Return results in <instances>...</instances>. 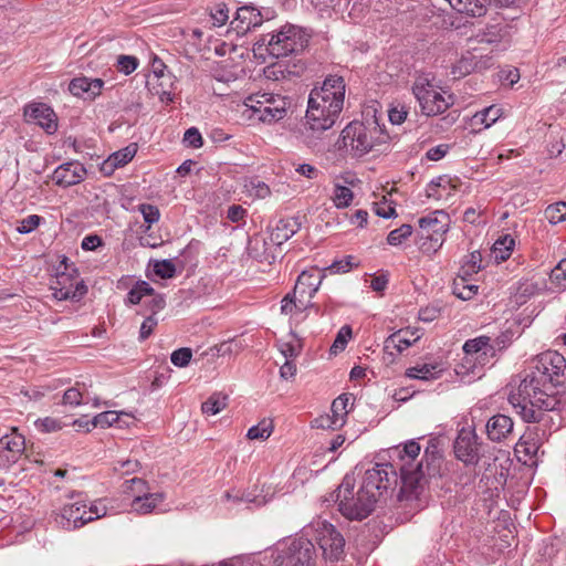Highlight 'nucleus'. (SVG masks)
<instances>
[{"instance_id": "61", "label": "nucleus", "mask_w": 566, "mask_h": 566, "mask_svg": "<svg viewBox=\"0 0 566 566\" xmlns=\"http://www.w3.org/2000/svg\"><path fill=\"white\" fill-rule=\"evenodd\" d=\"M139 462L137 460L118 461L117 465L114 467L115 471L123 474L134 473L138 470Z\"/></svg>"}, {"instance_id": "23", "label": "nucleus", "mask_w": 566, "mask_h": 566, "mask_svg": "<svg viewBox=\"0 0 566 566\" xmlns=\"http://www.w3.org/2000/svg\"><path fill=\"white\" fill-rule=\"evenodd\" d=\"M420 338V335L418 334V331L406 328L400 329L394 334H391L385 342V348H396L399 353H401L403 349H407L410 347L415 342H417Z\"/></svg>"}, {"instance_id": "51", "label": "nucleus", "mask_w": 566, "mask_h": 566, "mask_svg": "<svg viewBox=\"0 0 566 566\" xmlns=\"http://www.w3.org/2000/svg\"><path fill=\"white\" fill-rule=\"evenodd\" d=\"M117 64L119 71L128 75L137 69L138 60L132 55H119Z\"/></svg>"}, {"instance_id": "30", "label": "nucleus", "mask_w": 566, "mask_h": 566, "mask_svg": "<svg viewBox=\"0 0 566 566\" xmlns=\"http://www.w3.org/2000/svg\"><path fill=\"white\" fill-rule=\"evenodd\" d=\"M491 338L488 336H479L473 339H468L463 345V350L468 355L482 353L484 356L493 354V347L490 345Z\"/></svg>"}, {"instance_id": "27", "label": "nucleus", "mask_w": 566, "mask_h": 566, "mask_svg": "<svg viewBox=\"0 0 566 566\" xmlns=\"http://www.w3.org/2000/svg\"><path fill=\"white\" fill-rule=\"evenodd\" d=\"M450 7L472 18H480L486 13V8L480 0H453Z\"/></svg>"}, {"instance_id": "45", "label": "nucleus", "mask_w": 566, "mask_h": 566, "mask_svg": "<svg viewBox=\"0 0 566 566\" xmlns=\"http://www.w3.org/2000/svg\"><path fill=\"white\" fill-rule=\"evenodd\" d=\"M154 272L161 279H171L175 276L176 266L170 260L156 261Z\"/></svg>"}, {"instance_id": "25", "label": "nucleus", "mask_w": 566, "mask_h": 566, "mask_svg": "<svg viewBox=\"0 0 566 566\" xmlns=\"http://www.w3.org/2000/svg\"><path fill=\"white\" fill-rule=\"evenodd\" d=\"M24 450V438L19 434L4 436L0 439V455L3 452L11 453V457H7L6 462L14 463L18 460V455Z\"/></svg>"}, {"instance_id": "5", "label": "nucleus", "mask_w": 566, "mask_h": 566, "mask_svg": "<svg viewBox=\"0 0 566 566\" xmlns=\"http://www.w3.org/2000/svg\"><path fill=\"white\" fill-rule=\"evenodd\" d=\"M307 42L308 36L300 27L285 24L272 34L262 35L258 44L265 45L271 55L283 57L303 51Z\"/></svg>"}, {"instance_id": "54", "label": "nucleus", "mask_w": 566, "mask_h": 566, "mask_svg": "<svg viewBox=\"0 0 566 566\" xmlns=\"http://www.w3.org/2000/svg\"><path fill=\"white\" fill-rule=\"evenodd\" d=\"M353 256H346L344 260L334 261L328 268L324 269V271H329L331 273H346L353 266Z\"/></svg>"}, {"instance_id": "34", "label": "nucleus", "mask_w": 566, "mask_h": 566, "mask_svg": "<svg viewBox=\"0 0 566 566\" xmlns=\"http://www.w3.org/2000/svg\"><path fill=\"white\" fill-rule=\"evenodd\" d=\"M273 432V423L269 419L261 420L258 424L248 430L247 438L250 440H265Z\"/></svg>"}, {"instance_id": "41", "label": "nucleus", "mask_w": 566, "mask_h": 566, "mask_svg": "<svg viewBox=\"0 0 566 566\" xmlns=\"http://www.w3.org/2000/svg\"><path fill=\"white\" fill-rule=\"evenodd\" d=\"M81 386L84 387L85 384L76 382L74 387L65 390L62 399L63 405L76 407L82 403L84 392L82 391Z\"/></svg>"}, {"instance_id": "56", "label": "nucleus", "mask_w": 566, "mask_h": 566, "mask_svg": "<svg viewBox=\"0 0 566 566\" xmlns=\"http://www.w3.org/2000/svg\"><path fill=\"white\" fill-rule=\"evenodd\" d=\"M36 427L40 428L44 432H54L62 428L61 422L57 419L45 417L43 419H39L35 422Z\"/></svg>"}, {"instance_id": "44", "label": "nucleus", "mask_w": 566, "mask_h": 566, "mask_svg": "<svg viewBox=\"0 0 566 566\" xmlns=\"http://www.w3.org/2000/svg\"><path fill=\"white\" fill-rule=\"evenodd\" d=\"M350 337H352V328L347 325L343 326L338 331L337 336H336L333 345L331 346V352L333 354H337L338 352H342L346 347Z\"/></svg>"}, {"instance_id": "20", "label": "nucleus", "mask_w": 566, "mask_h": 566, "mask_svg": "<svg viewBox=\"0 0 566 566\" xmlns=\"http://www.w3.org/2000/svg\"><path fill=\"white\" fill-rule=\"evenodd\" d=\"M263 22L261 12L252 6H243L238 8L234 20L238 32L245 33L251 29L260 27Z\"/></svg>"}, {"instance_id": "21", "label": "nucleus", "mask_w": 566, "mask_h": 566, "mask_svg": "<svg viewBox=\"0 0 566 566\" xmlns=\"http://www.w3.org/2000/svg\"><path fill=\"white\" fill-rule=\"evenodd\" d=\"M324 275L318 270L303 271L294 286V294H300L302 297L307 296L308 301L317 292Z\"/></svg>"}, {"instance_id": "38", "label": "nucleus", "mask_w": 566, "mask_h": 566, "mask_svg": "<svg viewBox=\"0 0 566 566\" xmlns=\"http://www.w3.org/2000/svg\"><path fill=\"white\" fill-rule=\"evenodd\" d=\"M549 282L559 290L566 289V258L562 259L549 273Z\"/></svg>"}, {"instance_id": "35", "label": "nucleus", "mask_w": 566, "mask_h": 566, "mask_svg": "<svg viewBox=\"0 0 566 566\" xmlns=\"http://www.w3.org/2000/svg\"><path fill=\"white\" fill-rule=\"evenodd\" d=\"M227 406V396L219 392L211 395L202 405L201 410L207 415H217Z\"/></svg>"}, {"instance_id": "33", "label": "nucleus", "mask_w": 566, "mask_h": 566, "mask_svg": "<svg viewBox=\"0 0 566 566\" xmlns=\"http://www.w3.org/2000/svg\"><path fill=\"white\" fill-rule=\"evenodd\" d=\"M440 371L441 369H438V365L423 364L421 366L408 368L406 375L409 378L428 380L430 378H436V375Z\"/></svg>"}, {"instance_id": "17", "label": "nucleus", "mask_w": 566, "mask_h": 566, "mask_svg": "<svg viewBox=\"0 0 566 566\" xmlns=\"http://www.w3.org/2000/svg\"><path fill=\"white\" fill-rule=\"evenodd\" d=\"M514 422L506 415L497 413L491 417L485 424V432L489 440L503 442L513 433Z\"/></svg>"}, {"instance_id": "37", "label": "nucleus", "mask_w": 566, "mask_h": 566, "mask_svg": "<svg viewBox=\"0 0 566 566\" xmlns=\"http://www.w3.org/2000/svg\"><path fill=\"white\" fill-rule=\"evenodd\" d=\"M348 402H349V398L345 395H342L333 401L332 407H331V411H332L331 416L335 419V421H337L339 423L340 427L345 423V417L348 412V410H347Z\"/></svg>"}, {"instance_id": "58", "label": "nucleus", "mask_w": 566, "mask_h": 566, "mask_svg": "<svg viewBox=\"0 0 566 566\" xmlns=\"http://www.w3.org/2000/svg\"><path fill=\"white\" fill-rule=\"evenodd\" d=\"M157 318H155L154 315H150L145 318V321L142 323L140 331H139V338L142 340H145L149 337V335L153 333L155 326L157 325Z\"/></svg>"}, {"instance_id": "3", "label": "nucleus", "mask_w": 566, "mask_h": 566, "mask_svg": "<svg viewBox=\"0 0 566 566\" xmlns=\"http://www.w3.org/2000/svg\"><path fill=\"white\" fill-rule=\"evenodd\" d=\"M420 450V444L416 440H410L402 448L398 446L392 450L400 472V500L419 499L428 482V475L436 473L434 462L439 460L437 452L427 448L422 460L416 462Z\"/></svg>"}, {"instance_id": "46", "label": "nucleus", "mask_w": 566, "mask_h": 566, "mask_svg": "<svg viewBox=\"0 0 566 566\" xmlns=\"http://www.w3.org/2000/svg\"><path fill=\"white\" fill-rule=\"evenodd\" d=\"M192 357V352L190 348L182 347L175 352H172L170 356L171 363L177 367H186Z\"/></svg>"}, {"instance_id": "19", "label": "nucleus", "mask_w": 566, "mask_h": 566, "mask_svg": "<svg viewBox=\"0 0 566 566\" xmlns=\"http://www.w3.org/2000/svg\"><path fill=\"white\" fill-rule=\"evenodd\" d=\"M103 85L101 78L75 77L70 82L69 91L74 96L94 99L101 94Z\"/></svg>"}, {"instance_id": "43", "label": "nucleus", "mask_w": 566, "mask_h": 566, "mask_svg": "<svg viewBox=\"0 0 566 566\" xmlns=\"http://www.w3.org/2000/svg\"><path fill=\"white\" fill-rule=\"evenodd\" d=\"M545 213L551 223L566 221V202L559 201L555 205L548 206L545 210Z\"/></svg>"}, {"instance_id": "47", "label": "nucleus", "mask_w": 566, "mask_h": 566, "mask_svg": "<svg viewBox=\"0 0 566 566\" xmlns=\"http://www.w3.org/2000/svg\"><path fill=\"white\" fill-rule=\"evenodd\" d=\"M476 39L480 43L492 44L499 42L502 39V35L500 29H497L495 25H492L486 28L483 32L479 33Z\"/></svg>"}, {"instance_id": "48", "label": "nucleus", "mask_w": 566, "mask_h": 566, "mask_svg": "<svg viewBox=\"0 0 566 566\" xmlns=\"http://www.w3.org/2000/svg\"><path fill=\"white\" fill-rule=\"evenodd\" d=\"M482 256L479 251H473L470 254V260L462 266L461 272L465 275H472L481 270Z\"/></svg>"}, {"instance_id": "22", "label": "nucleus", "mask_w": 566, "mask_h": 566, "mask_svg": "<svg viewBox=\"0 0 566 566\" xmlns=\"http://www.w3.org/2000/svg\"><path fill=\"white\" fill-rule=\"evenodd\" d=\"M300 227L301 224L297 219H281L271 232V241L276 245H281L292 238L300 230Z\"/></svg>"}, {"instance_id": "7", "label": "nucleus", "mask_w": 566, "mask_h": 566, "mask_svg": "<svg viewBox=\"0 0 566 566\" xmlns=\"http://www.w3.org/2000/svg\"><path fill=\"white\" fill-rule=\"evenodd\" d=\"M412 93L420 105L422 114L427 116L442 114L453 105L452 95L449 94L446 96V92L437 91L429 74L416 77L412 85Z\"/></svg>"}, {"instance_id": "39", "label": "nucleus", "mask_w": 566, "mask_h": 566, "mask_svg": "<svg viewBox=\"0 0 566 566\" xmlns=\"http://www.w3.org/2000/svg\"><path fill=\"white\" fill-rule=\"evenodd\" d=\"M122 415H126V413L125 412H117V411L101 412V413L96 415L92 419L91 424L94 428H96V427H101V428L111 427L114 423L119 422Z\"/></svg>"}, {"instance_id": "10", "label": "nucleus", "mask_w": 566, "mask_h": 566, "mask_svg": "<svg viewBox=\"0 0 566 566\" xmlns=\"http://www.w3.org/2000/svg\"><path fill=\"white\" fill-rule=\"evenodd\" d=\"M106 507L101 503H93L87 506L85 503L75 502L65 505L60 514L56 515L55 522L64 530H76L85 524L105 516Z\"/></svg>"}, {"instance_id": "15", "label": "nucleus", "mask_w": 566, "mask_h": 566, "mask_svg": "<svg viewBox=\"0 0 566 566\" xmlns=\"http://www.w3.org/2000/svg\"><path fill=\"white\" fill-rule=\"evenodd\" d=\"M24 116L41 126L48 134L57 129L56 115L53 109L43 103L31 104L24 108Z\"/></svg>"}, {"instance_id": "28", "label": "nucleus", "mask_w": 566, "mask_h": 566, "mask_svg": "<svg viewBox=\"0 0 566 566\" xmlns=\"http://www.w3.org/2000/svg\"><path fill=\"white\" fill-rule=\"evenodd\" d=\"M515 241L510 234L500 237L492 247V255L494 260L500 263L506 261L513 251Z\"/></svg>"}, {"instance_id": "49", "label": "nucleus", "mask_w": 566, "mask_h": 566, "mask_svg": "<svg viewBox=\"0 0 566 566\" xmlns=\"http://www.w3.org/2000/svg\"><path fill=\"white\" fill-rule=\"evenodd\" d=\"M211 18L216 25L221 27L226 24L229 19V9L226 3L220 2L211 10Z\"/></svg>"}, {"instance_id": "59", "label": "nucleus", "mask_w": 566, "mask_h": 566, "mask_svg": "<svg viewBox=\"0 0 566 566\" xmlns=\"http://www.w3.org/2000/svg\"><path fill=\"white\" fill-rule=\"evenodd\" d=\"M313 427L322 429H336L340 426L331 415H325L314 419Z\"/></svg>"}, {"instance_id": "60", "label": "nucleus", "mask_w": 566, "mask_h": 566, "mask_svg": "<svg viewBox=\"0 0 566 566\" xmlns=\"http://www.w3.org/2000/svg\"><path fill=\"white\" fill-rule=\"evenodd\" d=\"M407 115H408V111L405 108V106L392 107L389 109V114H388L389 120L391 122V124H395V125L402 124L406 120Z\"/></svg>"}, {"instance_id": "24", "label": "nucleus", "mask_w": 566, "mask_h": 566, "mask_svg": "<svg viewBox=\"0 0 566 566\" xmlns=\"http://www.w3.org/2000/svg\"><path fill=\"white\" fill-rule=\"evenodd\" d=\"M136 154L134 145H129L124 149H120L112 154L103 164L102 170L111 174L115 168L122 167L129 163Z\"/></svg>"}, {"instance_id": "12", "label": "nucleus", "mask_w": 566, "mask_h": 566, "mask_svg": "<svg viewBox=\"0 0 566 566\" xmlns=\"http://www.w3.org/2000/svg\"><path fill=\"white\" fill-rule=\"evenodd\" d=\"M315 539L318 543L323 556L331 562H337L344 554L345 538L326 521H318L314 524Z\"/></svg>"}, {"instance_id": "29", "label": "nucleus", "mask_w": 566, "mask_h": 566, "mask_svg": "<svg viewBox=\"0 0 566 566\" xmlns=\"http://www.w3.org/2000/svg\"><path fill=\"white\" fill-rule=\"evenodd\" d=\"M469 275L461 273L453 281V294L461 300H470L478 293V285L470 284L468 280Z\"/></svg>"}, {"instance_id": "52", "label": "nucleus", "mask_w": 566, "mask_h": 566, "mask_svg": "<svg viewBox=\"0 0 566 566\" xmlns=\"http://www.w3.org/2000/svg\"><path fill=\"white\" fill-rule=\"evenodd\" d=\"M184 142L193 148H199L202 146L203 140L200 132L196 127L188 128L184 135Z\"/></svg>"}, {"instance_id": "32", "label": "nucleus", "mask_w": 566, "mask_h": 566, "mask_svg": "<svg viewBox=\"0 0 566 566\" xmlns=\"http://www.w3.org/2000/svg\"><path fill=\"white\" fill-rule=\"evenodd\" d=\"M478 67V63L475 62V55L472 53H468L463 55L455 64H453L451 74L457 77H462L471 72H473Z\"/></svg>"}, {"instance_id": "64", "label": "nucleus", "mask_w": 566, "mask_h": 566, "mask_svg": "<svg viewBox=\"0 0 566 566\" xmlns=\"http://www.w3.org/2000/svg\"><path fill=\"white\" fill-rule=\"evenodd\" d=\"M151 70H153L154 76L157 80H160L161 77H166V65L163 62V60L156 55L151 60Z\"/></svg>"}, {"instance_id": "18", "label": "nucleus", "mask_w": 566, "mask_h": 566, "mask_svg": "<svg viewBox=\"0 0 566 566\" xmlns=\"http://www.w3.org/2000/svg\"><path fill=\"white\" fill-rule=\"evenodd\" d=\"M261 98H266L268 101L263 107V123L271 124L285 117L290 103L284 96L263 93Z\"/></svg>"}, {"instance_id": "6", "label": "nucleus", "mask_w": 566, "mask_h": 566, "mask_svg": "<svg viewBox=\"0 0 566 566\" xmlns=\"http://www.w3.org/2000/svg\"><path fill=\"white\" fill-rule=\"evenodd\" d=\"M379 129L376 125H365L361 122H350L340 134L339 148L352 157H363L368 154L376 144V135Z\"/></svg>"}, {"instance_id": "55", "label": "nucleus", "mask_w": 566, "mask_h": 566, "mask_svg": "<svg viewBox=\"0 0 566 566\" xmlns=\"http://www.w3.org/2000/svg\"><path fill=\"white\" fill-rule=\"evenodd\" d=\"M250 108L254 115H258V119L263 122V107L268 103L266 98H261V95L250 96L248 98Z\"/></svg>"}, {"instance_id": "16", "label": "nucleus", "mask_w": 566, "mask_h": 566, "mask_svg": "<svg viewBox=\"0 0 566 566\" xmlns=\"http://www.w3.org/2000/svg\"><path fill=\"white\" fill-rule=\"evenodd\" d=\"M86 175L85 167L77 161H70L63 165H60L53 171V180L56 185L67 188L74 185L80 184L84 180Z\"/></svg>"}, {"instance_id": "42", "label": "nucleus", "mask_w": 566, "mask_h": 566, "mask_svg": "<svg viewBox=\"0 0 566 566\" xmlns=\"http://www.w3.org/2000/svg\"><path fill=\"white\" fill-rule=\"evenodd\" d=\"M412 234V227L410 224H402L399 228L389 232L387 242L390 245H399Z\"/></svg>"}, {"instance_id": "8", "label": "nucleus", "mask_w": 566, "mask_h": 566, "mask_svg": "<svg viewBox=\"0 0 566 566\" xmlns=\"http://www.w3.org/2000/svg\"><path fill=\"white\" fill-rule=\"evenodd\" d=\"M50 289L53 291V296L59 301L71 300L77 302L87 293V286L83 280L78 279L77 270L69 265L65 256L57 268L56 276L51 282Z\"/></svg>"}, {"instance_id": "50", "label": "nucleus", "mask_w": 566, "mask_h": 566, "mask_svg": "<svg viewBox=\"0 0 566 566\" xmlns=\"http://www.w3.org/2000/svg\"><path fill=\"white\" fill-rule=\"evenodd\" d=\"M138 209L143 214L145 222H147L149 226L159 220L160 212L156 206L143 203Z\"/></svg>"}, {"instance_id": "9", "label": "nucleus", "mask_w": 566, "mask_h": 566, "mask_svg": "<svg viewBox=\"0 0 566 566\" xmlns=\"http://www.w3.org/2000/svg\"><path fill=\"white\" fill-rule=\"evenodd\" d=\"M316 551L314 544L304 537L281 544L275 549V566H315Z\"/></svg>"}, {"instance_id": "31", "label": "nucleus", "mask_w": 566, "mask_h": 566, "mask_svg": "<svg viewBox=\"0 0 566 566\" xmlns=\"http://www.w3.org/2000/svg\"><path fill=\"white\" fill-rule=\"evenodd\" d=\"M503 115V111L501 107L496 105H491L489 107L483 108L480 112H476L473 116V120L475 123L484 124L485 128H489L493 125L501 116Z\"/></svg>"}, {"instance_id": "4", "label": "nucleus", "mask_w": 566, "mask_h": 566, "mask_svg": "<svg viewBox=\"0 0 566 566\" xmlns=\"http://www.w3.org/2000/svg\"><path fill=\"white\" fill-rule=\"evenodd\" d=\"M354 485L355 479L347 474L335 494L331 496L338 504V511L344 517L350 521H363L375 510V495L366 492L361 485L355 492Z\"/></svg>"}, {"instance_id": "26", "label": "nucleus", "mask_w": 566, "mask_h": 566, "mask_svg": "<svg viewBox=\"0 0 566 566\" xmlns=\"http://www.w3.org/2000/svg\"><path fill=\"white\" fill-rule=\"evenodd\" d=\"M163 501V493H144L135 496L132 506L139 514H148Z\"/></svg>"}, {"instance_id": "11", "label": "nucleus", "mask_w": 566, "mask_h": 566, "mask_svg": "<svg viewBox=\"0 0 566 566\" xmlns=\"http://www.w3.org/2000/svg\"><path fill=\"white\" fill-rule=\"evenodd\" d=\"M398 474L392 463L376 464L365 472L361 486L375 495L377 502L389 489L397 485Z\"/></svg>"}, {"instance_id": "2", "label": "nucleus", "mask_w": 566, "mask_h": 566, "mask_svg": "<svg viewBox=\"0 0 566 566\" xmlns=\"http://www.w3.org/2000/svg\"><path fill=\"white\" fill-rule=\"evenodd\" d=\"M346 85L342 76H327L319 87H314L308 97V105L300 133L304 142L315 145L322 133L336 123L345 99Z\"/></svg>"}, {"instance_id": "57", "label": "nucleus", "mask_w": 566, "mask_h": 566, "mask_svg": "<svg viewBox=\"0 0 566 566\" xmlns=\"http://www.w3.org/2000/svg\"><path fill=\"white\" fill-rule=\"evenodd\" d=\"M296 308V294L289 293L281 301V313L283 315H292Z\"/></svg>"}, {"instance_id": "62", "label": "nucleus", "mask_w": 566, "mask_h": 566, "mask_svg": "<svg viewBox=\"0 0 566 566\" xmlns=\"http://www.w3.org/2000/svg\"><path fill=\"white\" fill-rule=\"evenodd\" d=\"M449 148L450 146L446 144L432 147L427 151V158L434 161L440 160L447 155Z\"/></svg>"}, {"instance_id": "14", "label": "nucleus", "mask_w": 566, "mask_h": 566, "mask_svg": "<svg viewBox=\"0 0 566 566\" xmlns=\"http://www.w3.org/2000/svg\"><path fill=\"white\" fill-rule=\"evenodd\" d=\"M419 227L422 231V237L441 247L442 235L447 232L448 228V214L441 210H436L429 216L420 218Z\"/></svg>"}, {"instance_id": "1", "label": "nucleus", "mask_w": 566, "mask_h": 566, "mask_svg": "<svg viewBox=\"0 0 566 566\" xmlns=\"http://www.w3.org/2000/svg\"><path fill=\"white\" fill-rule=\"evenodd\" d=\"M565 357L556 350H546L533 359L531 371L521 381L510 403L526 422L547 423L553 420L559 400L553 389L564 382Z\"/></svg>"}, {"instance_id": "63", "label": "nucleus", "mask_w": 566, "mask_h": 566, "mask_svg": "<svg viewBox=\"0 0 566 566\" xmlns=\"http://www.w3.org/2000/svg\"><path fill=\"white\" fill-rule=\"evenodd\" d=\"M151 296V300L148 302V306L151 311V315H155L156 313H158L159 311H161L165 305H166V300L164 297V295L161 294H153L150 295Z\"/></svg>"}, {"instance_id": "13", "label": "nucleus", "mask_w": 566, "mask_h": 566, "mask_svg": "<svg viewBox=\"0 0 566 566\" xmlns=\"http://www.w3.org/2000/svg\"><path fill=\"white\" fill-rule=\"evenodd\" d=\"M481 442L474 429L462 428L455 438L453 449L458 460L467 465H475L480 461Z\"/></svg>"}, {"instance_id": "40", "label": "nucleus", "mask_w": 566, "mask_h": 566, "mask_svg": "<svg viewBox=\"0 0 566 566\" xmlns=\"http://www.w3.org/2000/svg\"><path fill=\"white\" fill-rule=\"evenodd\" d=\"M353 191L340 185H336L333 193V201L337 208L348 207L353 200Z\"/></svg>"}, {"instance_id": "53", "label": "nucleus", "mask_w": 566, "mask_h": 566, "mask_svg": "<svg viewBox=\"0 0 566 566\" xmlns=\"http://www.w3.org/2000/svg\"><path fill=\"white\" fill-rule=\"evenodd\" d=\"M40 221L41 217H39L38 214H30L23 220H21L17 229L20 233H29L40 224Z\"/></svg>"}, {"instance_id": "36", "label": "nucleus", "mask_w": 566, "mask_h": 566, "mask_svg": "<svg viewBox=\"0 0 566 566\" xmlns=\"http://www.w3.org/2000/svg\"><path fill=\"white\" fill-rule=\"evenodd\" d=\"M154 289L146 281H138L128 292L127 301L129 304L140 303L144 296L153 295Z\"/></svg>"}]
</instances>
